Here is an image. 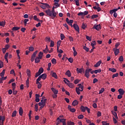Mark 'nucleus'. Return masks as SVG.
I'll list each match as a JSON object with an SVG mask.
<instances>
[{
	"label": "nucleus",
	"instance_id": "obj_1",
	"mask_svg": "<svg viewBox=\"0 0 125 125\" xmlns=\"http://www.w3.org/2000/svg\"><path fill=\"white\" fill-rule=\"evenodd\" d=\"M55 8H56L55 7L53 6L52 10L50 9H48L44 11L46 15L50 16L52 19H54V18L56 17V15H57V13L55 12V10H54Z\"/></svg>",
	"mask_w": 125,
	"mask_h": 125
},
{
	"label": "nucleus",
	"instance_id": "obj_2",
	"mask_svg": "<svg viewBox=\"0 0 125 125\" xmlns=\"http://www.w3.org/2000/svg\"><path fill=\"white\" fill-rule=\"evenodd\" d=\"M41 5H40V7H41V8H42V9H45L46 8H50V6H49V4H48V3H40Z\"/></svg>",
	"mask_w": 125,
	"mask_h": 125
},
{
	"label": "nucleus",
	"instance_id": "obj_3",
	"mask_svg": "<svg viewBox=\"0 0 125 125\" xmlns=\"http://www.w3.org/2000/svg\"><path fill=\"white\" fill-rule=\"evenodd\" d=\"M83 86H79L78 88V87H77L76 88V91L77 93V94H78V95H80V94H81V92L80 91H83Z\"/></svg>",
	"mask_w": 125,
	"mask_h": 125
},
{
	"label": "nucleus",
	"instance_id": "obj_4",
	"mask_svg": "<svg viewBox=\"0 0 125 125\" xmlns=\"http://www.w3.org/2000/svg\"><path fill=\"white\" fill-rule=\"evenodd\" d=\"M41 79H42V80H45V79H46V74L44 73L40 75L37 79V82H40Z\"/></svg>",
	"mask_w": 125,
	"mask_h": 125
},
{
	"label": "nucleus",
	"instance_id": "obj_5",
	"mask_svg": "<svg viewBox=\"0 0 125 125\" xmlns=\"http://www.w3.org/2000/svg\"><path fill=\"white\" fill-rule=\"evenodd\" d=\"M92 69L91 68H87L86 70L85 71V74L84 76L87 78V79H88L89 78V72L90 71H92Z\"/></svg>",
	"mask_w": 125,
	"mask_h": 125
},
{
	"label": "nucleus",
	"instance_id": "obj_6",
	"mask_svg": "<svg viewBox=\"0 0 125 125\" xmlns=\"http://www.w3.org/2000/svg\"><path fill=\"white\" fill-rule=\"evenodd\" d=\"M38 51L36 50L35 52L33 53V54L31 56V62H34V61L35 60V58H36V56L37 54H38Z\"/></svg>",
	"mask_w": 125,
	"mask_h": 125
},
{
	"label": "nucleus",
	"instance_id": "obj_7",
	"mask_svg": "<svg viewBox=\"0 0 125 125\" xmlns=\"http://www.w3.org/2000/svg\"><path fill=\"white\" fill-rule=\"evenodd\" d=\"M63 82L65 83V84H67L69 87L70 88H74L75 87L74 84L73 83H68L66 82V81L64 80Z\"/></svg>",
	"mask_w": 125,
	"mask_h": 125
},
{
	"label": "nucleus",
	"instance_id": "obj_8",
	"mask_svg": "<svg viewBox=\"0 0 125 125\" xmlns=\"http://www.w3.org/2000/svg\"><path fill=\"white\" fill-rule=\"evenodd\" d=\"M113 51L114 52V54H115V56H117V55H118V54H119V53H120V49L116 48H113Z\"/></svg>",
	"mask_w": 125,
	"mask_h": 125
},
{
	"label": "nucleus",
	"instance_id": "obj_9",
	"mask_svg": "<svg viewBox=\"0 0 125 125\" xmlns=\"http://www.w3.org/2000/svg\"><path fill=\"white\" fill-rule=\"evenodd\" d=\"M73 28H74L75 30L78 32V33H80V28L79 27V25H78V24H74Z\"/></svg>",
	"mask_w": 125,
	"mask_h": 125
},
{
	"label": "nucleus",
	"instance_id": "obj_10",
	"mask_svg": "<svg viewBox=\"0 0 125 125\" xmlns=\"http://www.w3.org/2000/svg\"><path fill=\"white\" fill-rule=\"evenodd\" d=\"M93 29H96L97 31H99V30H101V25L100 24H98L97 25H94Z\"/></svg>",
	"mask_w": 125,
	"mask_h": 125
},
{
	"label": "nucleus",
	"instance_id": "obj_11",
	"mask_svg": "<svg viewBox=\"0 0 125 125\" xmlns=\"http://www.w3.org/2000/svg\"><path fill=\"white\" fill-rule=\"evenodd\" d=\"M76 71L77 72V74H82V73H83V68H77L76 69Z\"/></svg>",
	"mask_w": 125,
	"mask_h": 125
},
{
	"label": "nucleus",
	"instance_id": "obj_12",
	"mask_svg": "<svg viewBox=\"0 0 125 125\" xmlns=\"http://www.w3.org/2000/svg\"><path fill=\"white\" fill-rule=\"evenodd\" d=\"M118 92L120 95L123 96L125 94V90L123 89H119L118 90Z\"/></svg>",
	"mask_w": 125,
	"mask_h": 125
},
{
	"label": "nucleus",
	"instance_id": "obj_13",
	"mask_svg": "<svg viewBox=\"0 0 125 125\" xmlns=\"http://www.w3.org/2000/svg\"><path fill=\"white\" fill-rule=\"evenodd\" d=\"M65 75L66 76H67L68 78H70L71 76H72V73H71V71H70V70H67L65 72Z\"/></svg>",
	"mask_w": 125,
	"mask_h": 125
},
{
	"label": "nucleus",
	"instance_id": "obj_14",
	"mask_svg": "<svg viewBox=\"0 0 125 125\" xmlns=\"http://www.w3.org/2000/svg\"><path fill=\"white\" fill-rule=\"evenodd\" d=\"M102 63V61H99L95 65L94 67L95 68H97V67H99L100 66V64Z\"/></svg>",
	"mask_w": 125,
	"mask_h": 125
},
{
	"label": "nucleus",
	"instance_id": "obj_15",
	"mask_svg": "<svg viewBox=\"0 0 125 125\" xmlns=\"http://www.w3.org/2000/svg\"><path fill=\"white\" fill-rule=\"evenodd\" d=\"M9 53L8 52L6 53L5 56H4V59L5 61H6L7 63H8V55Z\"/></svg>",
	"mask_w": 125,
	"mask_h": 125
},
{
	"label": "nucleus",
	"instance_id": "obj_16",
	"mask_svg": "<svg viewBox=\"0 0 125 125\" xmlns=\"http://www.w3.org/2000/svg\"><path fill=\"white\" fill-rule=\"evenodd\" d=\"M79 104V101H78L77 100H74L72 103V106H77Z\"/></svg>",
	"mask_w": 125,
	"mask_h": 125
},
{
	"label": "nucleus",
	"instance_id": "obj_17",
	"mask_svg": "<svg viewBox=\"0 0 125 125\" xmlns=\"http://www.w3.org/2000/svg\"><path fill=\"white\" fill-rule=\"evenodd\" d=\"M43 55V53L42 52H40L37 58H40L41 59H42Z\"/></svg>",
	"mask_w": 125,
	"mask_h": 125
},
{
	"label": "nucleus",
	"instance_id": "obj_18",
	"mask_svg": "<svg viewBox=\"0 0 125 125\" xmlns=\"http://www.w3.org/2000/svg\"><path fill=\"white\" fill-rule=\"evenodd\" d=\"M36 84H38V88H39V89L42 88V84H41V83H40V81L38 82V79H37V80H36Z\"/></svg>",
	"mask_w": 125,
	"mask_h": 125
},
{
	"label": "nucleus",
	"instance_id": "obj_19",
	"mask_svg": "<svg viewBox=\"0 0 125 125\" xmlns=\"http://www.w3.org/2000/svg\"><path fill=\"white\" fill-rule=\"evenodd\" d=\"M19 114L20 116H23V109L21 107L19 108Z\"/></svg>",
	"mask_w": 125,
	"mask_h": 125
},
{
	"label": "nucleus",
	"instance_id": "obj_20",
	"mask_svg": "<svg viewBox=\"0 0 125 125\" xmlns=\"http://www.w3.org/2000/svg\"><path fill=\"white\" fill-rule=\"evenodd\" d=\"M51 89L52 91L53 92L54 94H58V91L57 90H56L55 88H51Z\"/></svg>",
	"mask_w": 125,
	"mask_h": 125
},
{
	"label": "nucleus",
	"instance_id": "obj_21",
	"mask_svg": "<svg viewBox=\"0 0 125 125\" xmlns=\"http://www.w3.org/2000/svg\"><path fill=\"white\" fill-rule=\"evenodd\" d=\"M35 63H40L41 62V59L40 58H38V57H36L35 60Z\"/></svg>",
	"mask_w": 125,
	"mask_h": 125
},
{
	"label": "nucleus",
	"instance_id": "obj_22",
	"mask_svg": "<svg viewBox=\"0 0 125 125\" xmlns=\"http://www.w3.org/2000/svg\"><path fill=\"white\" fill-rule=\"evenodd\" d=\"M26 74L28 78H31V70H30L29 69H27Z\"/></svg>",
	"mask_w": 125,
	"mask_h": 125
},
{
	"label": "nucleus",
	"instance_id": "obj_23",
	"mask_svg": "<svg viewBox=\"0 0 125 125\" xmlns=\"http://www.w3.org/2000/svg\"><path fill=\"white\" fill-rule=\"evenodd\" d=\"M61 41H58L57 43V48H58V49H59V47H60V44H61Z\"/></svg>",
	"mask_w": 125,
	"mask_h": 125
},
{
	"label": "nucleus",
	"instance_id": "obj_24",
	"mask_svg": "<svg viewBox=\"0 0 125 125\" xmlns=\"http://www.w3.org/2000/svg\"><path fill=\"white\" fill-rule=\"evenodd\" d=\"M52 77L53 78H55V79H58V77L57 76V74H56V73L53 72L52 74Z\"/></svg>",
	"mask_w": 125,
	"mask_h": 125
},
{
	"label": "nucleus",
	"instance_id": "obj_25",
	"mask_svg": "<svg viewBox=\"0 0 125 125\" xmlns=\"http://www.w3.org/2000/svg\"><path fill=\"white\" fill-rule=\"evenodd\" d=\"M44 53H47L48 51H49V50L48 49V47H47V45H46V48L45 49L43 50Z\"/></svg>",
	"mask_w": 125,
	"mask_h": 125
},
{
	"label": "nucleus",
	"instance_id": "obj_26",
	"mask_svg": "<svg viewBox=\"0 0 125 125\" xmlns=\"http://www.w3.org/2000/svg\"><path fill=\"white\" fill-rule=\"evenodd\" d=\"M4 74H5V69H3L2 72L0 73V77H4Z\"/></svg>",
	"mask_w": 125,
	"mask_h": 125
},
{
	"label": "nucleus",
	"instance_id": "obj_27",
	"mask_svg": "<svg viewBox=\"0 0 125 125\" xmlns=\"http://www.w3.org/2000/svg\"><path fill=\"white\" fill-rule=\"evenodd\" d=\"M5 25V21H0V26H1L2 27H4Z\"/></svg>",
	"mask_w": 125,
	"mask_h": 125
},
{
	"label": "nucleus",
	"instance_id": "obj_28",
	"mask_svg": "<svg viewBox=\"0 0 125 125\" xmlns=\"http://www.w3.org/2000/svg\"><path fill=\"white\" fill-rule=\"evenodd\" d=\"M73 55L74 56H77V54H78V53L77 52V51H76V49H75V47H73Z\"/></svg>",
	"mask_w": 125,
	"mask_h": 125
},
{
	"label": "nucleus",
	"instance_id": "obj_29",
	"mask_svg": "<svg viewBox=\"0 0 125 125\" xmlns=\"http://www.w3.org/2000/svg\"><path fill=\"white\" fill-rule=\"evenodd\" d=\"M80 109H81L82 112H85L86 108H85V107L83 106V105H82L81 106Z\"/></svg>",
	"mask_w": 125,
	"mask_h": 125
},
{
	"label": "nucleus",
	"instance_id": "obj_30",
	"mask_svg": "<svg viewBox=\"0 0 125 125\" xmlns=\"http://www.w3.org/2000/svg\"><path fill=\"white\" fill-rule=\"evenodd\" d=\"M20 27H14L12 28V31H18V30H20Z\"/></svg>",
	"mask_w": 125,
	"mask_h": 125
},
{
	"label": "nucleus",
	"instance_id": "obj_31",
	"mask_svg": "<svg viewBox=\"0 0 125 125\" xmlns=\"http://www.w3.org/2000/svg\"><path fill=\"white\" fill-rule=\"evenodd\" d=\"M109 71L112 72V73H116L117 72V70L115 68H109Z\"/></svg>",
	"mask_w": 125,
	"mask_h": 125
},
{
	"label": "nucleus",
	"instance_id": "obj_32",
	"mask_svg": "<svg viewBox=\"0 0 125 125\" xmlns=\"http://www.w3.org/2000/svg\"><path fill=\"white\" fill-rule=\"evenodd\" d=\"M16 115H17V111H16V110H15L12 114V117L13 118L14 117H16Z\"/></svg>",
	"mask_w": 125,
	"mask_h": 125
},
{
	"label": "nucleus",
	"instance_id": "obj_33",
	"mask_svg": "<svg viewBox=\"0 0 125 125\" xmlns=\"http://www.w3.org/2000/svg\"><path fill=\"white\" fill-rule=\"evenodd\" d=\"M66 59H68V61H69V62H70V63H73L74 59L72 58H68L66 57Z\"/></svg>",
	"mask_w": 125,
	"mask_h": 125
},
{
	"label": "nucleus",
	"instance_id": "obj_34",
	"mask_svg": "<svg viewBox=\"0 0 125 125\" xmlns=\"http://www.w3.org/2000/svg\"><path fill=\"white\" fill-rule=\"evenodd\" d=\"M24 26H27V22H29V19H26L24 20Z\"/></svg>",
	"mask_w": 125,
	"mask_h": 125
},
{
	"label": "nucleus",
	"instance_id": "obj_35",
	"mask_svg": "<svg viewBox=\"0 0 125 125\" xmlns=\"http://www.w3.org/2000/svg\"><path fill=\"white\" fill-rule=\"evenodd\" d=\"M33 19L35 20L36 21H38V22H41V20H40L39 19H38V17L37 16H34Z\"/></svg>",
	"mask_w": 125,
	"mask_h": 125
},
{
	"label": "nucleus",
	"instance_id": "obj_36",
	"mask_svg": "<svg viewBox=\"0 0 125 125\" xmlns=\"http://www.w3.org/2000/svg\"><path fill=\"white\" fill-rule=\"evenodd\" d=\"M67 124V125H75V123L72 121H68Z\"/></svg>",
	"mask_w": 125,
	"mask_h": 125
},
{
	"label": "nucleus",
	"instance_id": "obj_37",
	"mask_svg": "<svg viewBox=\"0 0 125 125\" xmlns=\"http://www.w3.org/2000/svg\"><path fill=\"white\" fill-rule=\"evenodd\" d=\"M38 72H39L40 74H42V73H43V68L42 67H41L39 69Z\"/></svg>",
	"mask_w": 125,
	"mask_h": 125
},
{
	"label": "nucleus",
	"instance_id": "obj_38",
	"mask_svg": "<svg viewBox=\"0 0 125 125\" xmlns=\"http://www.w3.org/2000/svg\"><path fill=\"white\" fill-rule=\"evenodd\" d=\"M5 120V117L4 116H0V121H2V122H4Z\"/></svg>",
	"mask_w": 125,
	"mask_h": 125
},
{
	"label": "nucleus",
	"instance_id": "obj_39",
	"mask_svg": "<svg viewBox=\"0 0 125 125\" xmlns=\"http://www.w3.org/2000/svg\"><path fill=\"white\" fill-rule=\"evenodd\" d=\"M50 47H53V46H54V42H53V41L51 40L50 41Z\"/></svg>",
	"mask_w": 125,
	"mask_h": 125
},
{
	"label": "nucleus",
	"instance_id": "obj_40",
	"mask_svg": "<svg viewBox=\"0 0 125 125\" xmlns=\"http://www.w3.org/2000/svg\"><path fill=\"white\" fill-rule=\"evenodd\" d=\"M51 62L52 64H56V59L53 58L51 60Z\"/></svg>",
	"mask_w": 125,
	"mask_h": 125
},
{
	"label": "nucleus",
	"instance_id": "obj_41",
	"mask_svg": "<svg viewBox=\"0 0 125 125\" xmlns=\"http://www.w3.org/2000/svg\"><path fill=\"white\" fill-rule=\"evenodd\" d=\"M82 28V29H83V30H85V28H86V25H85V24H84V23H83Z\"/></svg>",
	"mask_w": 125,
	"mask_h": 125
},
{
	"label": "nucleus",
	"instance_id": "obj_42",
	"mask_svg": "<svg viewBox=\"0 0 125 125\" xmlns=\"http://www.w3.org/2000/svg\"><path fill=\"white\" fill-rule=\"evenodd\" d=\"M26 85L27 88H29V78H27L26 81Z\"/></svg>",
	"mask_w": 125,
	"mask_h": 125
},
{
	"label": "nucleus",
	"instance_id": "obj_43",
	"mask_svg": "<svg viewBox=\"0 0 125 125\" xmlns=\"http://www.w3.org/2000/svg\"><path fill=\"white\" fill-rule=\"evenodd\" d=\"M119 60L120 62H123V61H124V57L123 56H120L119 58Z\"/></svg>",
	"mask_w": 125,
	"mask_h": 125
},
{
	"label": "nucleus",
	"instance_id": "obj_44",
	"mask_svg": "<svg viewBox=\"0 0 125 125\" xmlns=\"http://www.w3.org/2000/svg\"><path fill=\"white\" fill-rule=\"evenodd\" d=\"M83 48L87 52H88L89 51V48H87L86 46H84Z\"/></svg>",
	"mask_w": 125,
	"mask_h": 125
},
{
	"label": "nucleus",
	"instance_id": "obj_45",
	"mask_svg": "<svg viewBox=\"0 0 125 125\" xmlns=\"http://www.w3.org/2000/svg\"><path fill=\"white\" fill-rule=\"evenodd\" d=\"M64 39H65V36H64V34H61V40L63 41Z\"/></svg>",
	"mask_w": 125,
	"mask_h": 125
},
{
	"label": "nucleus",
	"instance_id": "obj_46",
	"mask_svg": "<svg viewBox=\"0 0 125 125\" xmlns=\"http://www.w3.org/2000/svg\"><path fill=\"white\" fill-rule=\"evenodd\" d=\"M94 18H98V15H94L91 16V19H94Z\"/></svg>",
	"mask_w": 125,
	"mask_h": 125
},
{
	"label": "nucleus",
	"instance_id": "obj_47",
	"mask_svg": "<svg viewBox=\"0 0 125 125\" xmlns=\"http://www.w3.org/2000/svg\"><path fill=\"white\" fill-rule=\"evenodd\" d=\"M73 22H74V21L73 20H71L69 21V23H68L72 27H73V25H72V23H73Z\"/></svg>",
	"mask_w": 125,
	"mask_h": 125
},
{
	"label": "nucleus",
	"instance_id": "obj_48",
	"mask_svg": "<svg viewBox=\"0 0 125 125\" xmlns=\"http://www.w3.org/2000/svg\"><path fill=\"white\" fill-rule=\"evenodd\" d=\"M57 50L58 53H63V50H62V49L59 50L58 48H57Z\"/></svg>",
	"mask_w": 125,
	"mask_h": 125
},
{
	"label": "nucleus",
	"instance_id": "obj_49",
	"mask_svg": "<svg viewBox=\"0 0 125 125\" xmlns=\"http://www.w3.org/2000/svg\"><path fill=\"white\" fill-rule=\"evenodd\" d=\"M41 102L42 103H44V106H45V103L46 102V99H45L44 100H41Z\"/></svg>",
	"mask_w": 125,
	"mask_h": 125
},
{
	"label": "nucleus",
	"instance_id": "obj_50",
	"mask_svg": "<svg viewBox=\"0 0 125 125\" xmlns=\"http://www.w3.org/2000/svg\"><path fill=\"white\" fill-rule=\"evenodd\" d=\"M34 47H33V46H30L29 47V52L30 51H34Z\"/></svg>",
	"mask_w": 125,
	"mask_h": 125
},
{
	"label": "nucleus",
	"instance_id": "obj_51",
	"mask_svg": "<svg viewBox=\"0 0 125 125\" xmlns=\"http://www.w3.org/2000/svg\"><path fill=\"white\" fill-rule=\"evenodd\" d=\"M97 73H101V69H97L95 70V74H97Z\"/></svg>",
	"mask_w": 125,
	"mask_h": 125
},
{
	"label": "nucleus",
	"instance_id": "obj_52",
	"mask_svg": "<svg viewBox=\"0 0 125 125\" xmlns=\"http://www.w3.org/2000/svg\"><path fill=\"white\" fill-rule=\"evenodd\" d=\"M3 67V62L0 60V68Z\"/></svg>",
	"mask_w": 125,
	"mask_h": 125
},
{
	"label": "nucleus",
	"instance_id": "obj_53",
	"mask_svg": "<svg viewBox=\"0 0 125 125\" xmlns=\"http://www.w3.org/2000/svg\"><path fill=\"white\" fill-rule=\"evenodd\" d=\"M54 5H55V8H56V7H59V6H60V4L58 3H54Z\"/></svg>",
	"mask_w": 125,
	"mask_h": 125
},
{
	"label": "nucleus",
	"instance_id": "obj_54",
	"mask_svg": "<svg viewBox=\"0 0 125 125\" xmlns=\"http://www.w3.org/2000/svg\"><path fill=\"white\" fill-rule=\"evenodd\" d=\"M60 122L62 123V124H64V123H66V119H62L60 120Z\"/></svg>",
	"mask_w": 125,
	"mask_h": 125
},
{
	"label": "nucleus",
	"instance_id": "obj_55",
	"mask_svg": "<svg viewBox=\"0 0 125 125\" xmlns=\"http://www.w3.org/2000/svg\"><path fill=\"white\" fill-rule=\"evenodd\" d=\"M118 76H119V73H116L115 74H113L112 75V79H114V78L118 77Z\"/></svg>",
	"mask_w": 125,
	"mask_h": 125
},
{
	"label": "nucleus",
	"instance_id": "obj_56",
	"mask_svg": "<svg viewBox=\"0 0 125 125\" xmlns=\"http://www.w3.org/2000/svg\"><path fill=\"white\" fill-rule=\"evenodd\" d=\"M104 90H105L104 88H102L100 91L99 94H101V93H103V92H104Z\"/></svg>",
	"mask_w": 125,
	"mask_h": 125
},
{
	"label": "nucleus",
	"instance_id": "obj_57",
	"mask_svg": "<svg viewBox=\"0 0 125 125\" xmlns=\"http://www.w3.org/2000/svg\"><path fill=\"white\" fill-rule=\"evenodd\" d=\"M78 119H83V115L81 114L79 116H78Z\"/></svg>",
	"mask_w": 125,
	"mask_h": 125
},
{
	"label": "nucleus",
	"instance_id": "obj_58",
	"mask_svg": "<svg viewBox=\"0 0 125 125\" xmlns=\"http://www.w3.org/2000/svg\"><path fill=\"white\" fill-rule=\"evenodd\" d=\"M35 109L36 112H38V104H36L35 105Z\"/></svg>",
	"mask_w": 125,
	"mask_h": 125
},
{
	"label": "nucleus",
	"instance_id": "obj_59",
	"mask_svg": "<svg viewBox=\"0 0 125 125\" xmlns=\"http://www.w3.org/2000/svg\"><path fill=\"white\" fill-rule=\"evenodd\" d=\"M74 1H75V3L77 6H79L80 5V3H79V0H74Z\"/></svg>",
	"mask_w": 125,
	"mask_h": 125
},
{
	"label": "nucleus",
	"instance_id": "obj_60",
	"mask_svg": "<svg viewBox=\"0 0 125 125\" xmlns=\"http://www.w3.org/2000/svg\"><path fill=\"white\" fill-rule=\"evenodd\" d=\"M80 80H79V79H76L74 81V83L75 84H77L78 83H79L80 82Z\"/></svg>",
	"mask_w": 125,
	"mask_h": 125
},
{
	"label": "nucleus",
	"instance_id": "obj_61",
	"mask_svg": "<svg viewBox=\"0 0 125 125\" xmlns=\"http://www.w3.org/2000/svg\"><path fill=\"white\" fill-rule=\"evenodd\" d=\"M86 40H87L88 41H89V42H91V37H89V36H86Z\"/></svg>",
	"mask_w": 125,
	"mask_h": 125
},
{
	"label": "nucleus",
	"instance_id": "obj_62",
	"mask_svg": "<svg viewBox=\"0 0 125 125\" xmlns=\"http://www.w3.org/2000/svg\"><path fill=\"white\" fill-rule=\"evenodd\" d=\"M102 123L103 125H109V123H107V122L105 121L102 122Z\"/></svg>",
	"mask_w": 125,
	"mask_h": 125
},
{
	"label": "nucleus",
	"instance_id": "obj_63",
	"mask_svg": "<svg viewBox=\"0 0 125 125\" xmlns=\"http://www.w3.org/2000/svg\"><path fill=\"white\" fill-rule=\"evenodd\" d=\"M69 111L70 112H71L72 113H75V112H76V109H75V108H71V109H70V110Z\"/></svg>",
	"mask_w": 125,
	"mask_h": 125
},
{
	"label": "nucleus",
	"instance_id": "obj_64",
	"mask_svg": "<svg viewBox=\"0 0 125 125\" xmlns=\"http://www.w3.org/2000/svg\"><path fill=\"white\" fill-rule=\"evenodd\" d=\"M96 42L95 41H93V43H91V46H94V45H96Z\"/></svg>",
	"mask_w": 125,
	"mask_h": 125
}]
</instances>
